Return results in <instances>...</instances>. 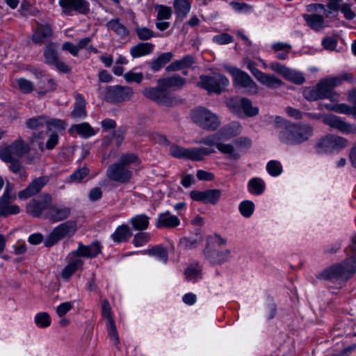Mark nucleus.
Masks as SVG:
<instances>
[{"mask_svg":"<svg viewBox=\"0 0 356 356\" xmlns=\"http://www.w3.org/2000/svg\"><path fill=\"white\" fill-rule=\"evenodd\" d=\"M314 134L313 127L305 123H287L279 133L280 140L288 145L301 144Z\"/></svg>","mask_w":356,"mask_h":356,"instance_id":"1","label":"nucleus"},{"mask_svg":"<svg viewBox=\"0 0 356 356\" xmlns=\"http://www.w3.org/2000/svg\"><path fill=\"white\" fill-rule=\"evenodd\" d=\"M222 139H224V138L222 137L219 131L215 134L202 138L197 143L198 144L207 145L209 146L207 148L213 149L215 151L216 149L213 147H216L221 154L227 155L231 160L236 161L239 159L241 154L234 146L231 143L221 142L220 140Z\"/></svg>","mask_w":356,"mask_h":356,"instance_id":"2","label":"nucleus"},{"mask_svg":"<svg viewBox=\"0 0 356 356\" xmlns=\"http://www.w3.org/2000/svg\"><path fill=\"white\" fill-rule=\"evenodd\" d=\"M169 151L170 154L175 158L190 159L193 161H202L205 156L216 152L211 148L204 147L185 148L177 145H171Z\"/></svg>","mask_w":356,"mask_h":356,"instance_id":"3","label":"nucleus"},{"mask_svg":"<svg viewBox=\"0 0 356 356\" xmlns=\"http://www.w3.org/2000/svg\"><path fill=\"white\" fill-rule=\"evenodd\" d=\"M348 145V141L346 138L334 134H327L317 141L316 150L319 154L336 153Z\"/></svg>","mask_w":356,"mask_h":356,"instance_id":"4","label":"nucleus"},{"mask_svg":"<svg viewBox=\"0 0 356 356\" xmlns=\"http://www.w3.org/2000/svg\"><path fill=\"white\" fill-rule=\"evenodd\" d=\"M356 265L354 266L348 260L343 264L330 266L320 274L325 280H347L355 272Z\"/></svg>","mask_w":356,"mask_h":356,"instance_id":"5","label":"nucleus"},{"mask_svg":"<svg viewBox=\"0 0 356 356\" xmlns=\"http://www.w3.org/2000/svg\"><path fill=\"white\" fill-rule=\"evenodd\" d=\"M191 118L195 123L209 131H214L220 125L218 117L211 111L204 108L193 110L191 113Z\"/></svg>","mask_w":356,"mask_h":356,"instance_id":"6","label":"nucleus"},{"mask_svg":"<svg viewBox=\"0 0 356 356\" xmlns=\"http://www.w3.org/2000/svg\"><path fill=\"white\" fill-rule=\"evenodd\" d=\"M77 229L76 223L74 221L68 220L56 227L47 236L44 241L47 247H51L60 240L65 237H71Z\"/></svg>","mask_w":356,"mask_h":356,"instance_id":"7","label":"nucleus"},{"mask_svg":"<svg viewBox=\"0 0 356 356\" xmlns=\"http://www.w3.org/2000/svg\"><path fill=\"white\" fill-rule=\"evenodd\" d=\"M29 149V145L22 138H18L0 149V159L4 162L19 159L28 153Z\"/></svg>","mask_w":356,"mask_h":356,"instance_id":"8","label":"nucleus"},{"mask_svg":"<svg viewBox=\"0 0 356 356\" xmlns=\"http://www.w3.org/2000/svg\"><path fill=\"white\" fill-rule=\"evenodd\" d=\"M225 68L232 75L236 85L247 88L248 94H257L258 86L248 74L233 66H225Z\"/></svg>","mask_w":356,"mask_h":356,"instance_id":"9","label":"nucleus"},{"mask_svg":"<svg viewBox=\"0 0 356 356\" xmlns=\"http://www.w3.org/2000/svg\"><path fill=\"white\" fill-rule=\"evenodd\" d=\"M229 79L222 74L213 76H201L197 85L209 92L220 93L229 85Z\"/></svg>","mask_w":356,"mask_h":356,"instance_id":"10","label":"nucleus"},{"mask_svg":"<svg viewBox=\"0 0 356 356\" xmlns=\"http://www.w3.org/2000/svg\"><path fill=\"white\" fill-rule=\"evenodd\" d=\"M133 95L134 91L129 86H113L106 88L104 97L107 102L114 103L129 101Z\"/></svg>","mask_w":356,"mask_h":356,"instance_id":"11","label":"nucleus"},{"mask_svg":"<svg viewBox=\"0 0 356 356\" xmlns=\"http://www.w3.org/2000/svg\"><path fill=\"white\" fill-rule=\"evenodd\" d=\"M323 122L345 134H355L356 124L346 122L339 116L329 114L322 116Z\"/></svg>","mask_w":356,"mask_h":356,"instance_id":"12","label":"nucleus"},{"mask_svg":"<svg viewBox=\"0 0 356 356\" xmlns=\"http://www.w3.org/2000/svg\"><path fill=\"white\" fill-rule=\"evenodd\" d=\"M52 202V197L49 194H43L36 199H33L26 206V212L33 217H40L44 211L49 210Z\"/></svg>","mask_w":356,"mask_h":356,"instance_id":"13","label":"nucleus"},{"mask_svg":"<svg viewBox=\"0 0 356 356\" xmlns=\"http://www.w3.org/2000/svg\"><path fill=\"white\" fill-rule=\"evenodd\" d=\"M62 14L72 15V13L86 14L89 11V4L85 0H59Z\"/></svg>","mask_w":356,"mask_h":356,"instance_id":"14","label":"nucleus"},{"mask_svg":"<svg viewBox=\"0 0 356 356\" xmlns=\"http://www.w3.org/2000/svg\"><path fill=\"white\" fill-rule=\"evenodd\" d=\"M222 192L219 189H208L205 191H192L190 197L192 200L204 204H216L219 201Z\"/></svg>","mask_w":356,"mask_h":356,"instance_id":"15","label":"nucleus"},{"mask_svg":"<svg viewBox=\"0 0 356 356\" xmlns=\"http://www.w3.org/2000/svg\"><path fill=\"white\" fill-rule=\"evenodd\" d=\"M106 175L114 181L127 183L131 179L132 172L129 168L117 163L111 164L108 167Z\"/></svg>","mask_w":356,"mask_h":356,"instance_id":"16","label":"nucleus"},{"mask_svg":"<svg viewBox=\"0 0 356 356\" xmlns=\"http://www.w3.org/2000/svg\"><path fill=\"white\" fill-rule=\"evenodd\" d=\"M49 180L47 176L40 177L33 179L25 189L18 193L19 198L26 200L38 194Z\"/></svg>","mask_w":356,"mask_h":356,"instance_id":"17","label":"nucleus"},{"mask_svg":"<svg viewBox=\"0 0 356 356\" xmlns=\"http://www.w3.org/2000/svg\"><path fill=\"white\" fill-rule=\"evenodd\" d=\"M142 93L146 98L153 100L159 104L168 105L170 104L169 95L159 85L157 87H146L143 90Z\"/></svg>","mask_w":356,"mask_h":356,"instance_id":"18","label":"nucleus"},{"mask_svg":"<svg viewBox=\"0 0 356 356\" xmlns=\"http://www.w3.org/2000/svg\"><path fill=\"white\" fill-rule=\"evenodd\" d=\"M180 225V220L177 216L172 215L169 211H165L159 214L155 226L157 228L172 229L178 227Z\"/></svg>","mask_w":356,"mask_h":356,"instance_id":"19","label":"nucleus"},{"mask_svg":"<svg viewBox=\"0 0 356 356\" xmlns=\"http://www.w3.org/2000/svg\"><path fill=\"white\" fill-rule=\"evenodd\" d=\"M71 213V210L67 207L51 205L47 211L46 217L52 222H59L67 219Z\"/></svg>","mask_w":356,"mask_h":356,"instance_id":"20","label":"nucleus"},{"mask_svg":"<svg viewBox=\"0 0 356 356\" xmlns=\"http://www.w3.org/2000/svg\"><path fill=\"white\" fill-rule=\"evenodd\" d=\"M53 35L51 27L49 24H38L32 36L35 44H42L50 39Z\"/></svg>","mask_w":356,"mask_h":356,"instance_id":"21","label":"nucleus"},{"mask_svg":"<svg viewBox=\"0 0 356 356\" xmlns=\"http://www.w3.org/2000/svg\"><path fill=\"white\" fill-rule=\"evenodd\" d=\"M101 250L102 246L98 241L92 242L89 245L80 243L74 254L79 257H95L100 253Z\"/></svg>","mask_w":356,"mask_h":356,"instance_id":"22","label":"nucleus"},{"mask_svg":"<svg viewBox=\"0 0 356 356\" xmlns=\"http://www.w3.org/2000/svg\"><path fill=\"white\" fill-rule=\"evenodd\" d=\"M69 132L72 135L77 134L85 139L97 134V131L88 122L72 124L69 129Z\"/></svg>","mask_w":356,"mask_h":356,"instance_id":"23","label":"nucleus"},{"mask_svg":"<svg viewBox=\"0 0 356 356\" xmlns=\"http://www.w3.org/2000/svg\"><path fill=\"white\" fill-rule=\"evenodd\" d=\"M204 254L211 262L213 264H222L228 260L230 252L228 250H218L207 248L204 251Z\"/></svg>","mask_w":356,"mask_h":356,"instance_id":"24","label":"nucleus"},{"mask_svg":"<svg viewBox=\"0 0 356 356\" xmlns=\"http://www.w3.org/2000/svg\"><path fill=\"white\" fill-rule=\"evenodd\" d=\"M57 84L56 81L50 77H44V79H41L37 82V86L35 91L38 96L41 97L44 96L48 92H51L56 90Z\"/></svg>","mask_w":356,"mask_h":356,"instance_id":"25","label":"nucleus"},{"mask_svg":"<svg viewBox=\"0 0 356 356\" xmlns=\"http://www.w3.org/2000/svg\"><path fill=\"white\" fill-rule=\"evenodd\" d=\"M349 101L353 103V106L345 104H335L334 111L341 114L352 115L356 119V88L350 92Z\"/></svg>","mask_w":356,"mask_h":356,"instance_id":"26","label":"nucleus"},{"mask_svg":"<svg viewBox=\"0 0 356 356\" xmlns=\"http://www.w3.org/2000/svg\"><path fill=\"white\" fill-rule=\"evenodd\" d=\"M316 87L322 99H329L332 102L339 100V95L331 88L325 79H321Z\"/></svg>","mask_w":356,"mask_h":356,"instance_id":"27","label":"nucleus"},{"mask_svg":"<svg viewBox=\"0 0 356 356\" xmlns=\"http://www.w3.org/2000/svg\"><path fill=\"white\" fill-rule=\"evenodd\" d=\"M70 115L75 119H83L87 116L86 99L82 95L79 93L75 95L74 108Z\"/></svg>","mask_w":356,"mask_h":356,"instance_id":"28","label":"nucleus"},{"mask_svg":"<svg viewBox=\"0 0 356 356\" xmlns=\"http://www.w3.org/2000/svg\"><path fill=\"white\" fill-rule=\"evenodd\" d=\"M57 44L54 42H49L44 49L43 56L44 63L53 66L59 60L57 51Z\"/></svg>","mask_w":356,"mask_h":356,"instance_id":"29","label":"nucleus"},{"mask_svg":"<svg viewBox=\"0 0 356 356\" xmlns=\"http://www.w3.org/2000/svg\"><path fill=\"white\" fill-rule=\"evenodd\" d=\"M304 19L307 25L315 31H320L325 26L323 15L317 14H307L303 15Z\"/></svg>","mask_w":356,"mask_h":356,"instance_id":"30","label":"nucleus"},{"mask_svg":"<svg viewBox=\"0 0 356 356\" xmlns=\"http://www.w3.org/2000/svg\"><path fill=\"white\" fill-rule=\"evenodd\" d=\"M15 200L0 198V216H8L17 214L20 212V208L16 204H11Z\"/></svg>","mask_w":356,"mask_h":356,"instance_id":"31","label":"nucleus"},{"mask_svg":"<svg viewBox=\"0 0 356 356\" xmlns=\"http://www.w3.org/2000/svg\"><path fill=\"white\" fill-rule=\"evenodd\" d=\"M153 49L154 44L152 43H139L131 48L130 54L134 58H139L151 54Z\"/></svg>","mask_w":356,"mask_h":356,"instance_id":"32","label":"nucleus"},{"mask_svg":"<svg viewBox=\"0 0 356 356\" xmlns=\"http://www.w3.org/2000/svg\"><path fill=\"white\" fill-rule=\"evenodd\" d=\"M131 234L129 227L127 225H122L117 227L111 238L115 243H123L128 241Z\"/></svg>","mask_w":356,"mask_h":356,"instance_id":"33","label":"nucleus"},{"mask_svg":"<svg viewBox=\"0 0 356 356\" xmlns=\"http://www.w3.org/2000/svg\"><path fill=\"white\" fill-rule=\"evenodd\" d=\"M186 80L178 75H174L169 78L161 79L158 81V85L165 90L171 87H180L184 85Z\"/></svg>","mask_w":356,"mask_h":356,"instance_id":"34","label":"nucleus"},{"mask_svg":"<svg viewBox=\"0 0 356 356\" xmlns=\"http://www.w3.org/2000/svg\"><path fill=\"white\" fill-rule=\"evenodd\" d=\"M194 63L193 56L187 55L181 60H175L170 63L167 67V71H177L191 66Z\"/></svg>","mask_w":356,"mask_h":356,"instance_id":"35","label":"nucleus"},{"mask_svg":"<svg viewBox=\"0 0 356 356\" xmlns=\"http://www.w3.org/2000/svg\"><path fill=\"white\" fill-rule=\"evenodd\" d=\"M106 26L108 29L113 31L121 38H125L129 33L128 29L120 22L118 19L110 20Z\"/></svg>","mask_w":356,"mask_h":356,"instance_id":"36","label":"nucleus"},{"mask_svg":"<svg viewBox=\"0 0 356 356\" xmlns=\"http://www.w3.org/2000/svg\"><path fill=\"white\" fill-rule=\"evenodd\" d=\"M257 80L269 88L278 87L282 84L281 80L274 75L265 74L262 72L257 77Z\"/></svg>","mask_w":356,"mask_h":356,"instance_id":"37","label":"nucleus"},{"mask_svg":"<svg viewBox=\"0 0 356 356\" xmlns=\"http://www.w3.org/2000/svg\"><path fill=\"white\" fill-rule=\"evenodd\" d=\"M172 56L173 55L170 52H166L161 54L157 58L151 62V69L154 72L160 70L166 63L171 60Z\"/></svg>","mask_w":356,"mask_h":356,"instance_id":"38","label":"nucleus"},{"mask_svg":"<svg viewBox=\"0 0 356 356\" xmlns=\"http://www.w3.org/2000/svg\"><path fill=\"white\" fill-rule=\"evenodd\" d=\"M241 125L238 122H232L220 130V134L225 139H229L241 133Z\"/></svg>","mask_w":356,"mask_h":356,"instance_id":"39","label":"nucleus"},{"mask_svg":"<svg viewBox=\"0 0 356 356\" xmlns=\"http://www.w3.org/2000/svg\"><path fill=\"white\" fill-rule=\"evenodd\" d=\"M149 217L145 214L136 215L130 220V223L136 230H145L149 226Z\"/></svg>","mask_w":356,"mask_h":356,"instance_id":"40","label":"nucleus"},{"mask_svg":"<svg viewBox=\"0 0 356 356\" xmlns=\"http://www.w3.org/2000/svg\"><path fill=\"white\" fill-rule=\"evenodd\" d=\"M175 13L179 17H185L190 12L191 3L188 0H175Z\"/></svg>","mask_w":356,"mask_h":356,"instance_id":"41","label":"nucleus"},{"mask_svg":"<svg viewBox=\"0 0 356 356\" xmlns=\"http://www.w3.org/2000/svg\"><path fill=\"white\" fill-rule=\"evenodd\" d=\"M328 85L333 90L334 87L340 86L343 81H353V76L350 74L343 73L337 76H331L324 78Z\"/></svg>","mask_w":356,"mask_h":356,"instance_id":"42","label":"nucleus"},{"mask_svg":"<svg viewBox=\"0 0 356 356\" xmlns=\"http://www.w3.org/2000/svg\"><path fill=\"white\" fill-rule=\"evenodd\" d=\"M83 265V261L76 258L71 261L62 271L63 277L67 279Z\"/></svg>","mask_w":356,"mask_h":356,"instance_id":"43","label":"nucleus"},{"mask_svg":"<svg viewBox=\"0 0 356 356\" xmlns=\"http://www.w3.org/2000/svg\"><path fill=\"white\" fill-rule=\"evenodd\" d=\"M202 268L198 264L190 265L184 271L186 278L188 281L196 282L202 277Z\"/></svg>","mask_w":356,"mask_h":356,"instance_id":"44","label":"nucleus"},{"mask_svg":"<svg viewBox=\"0 0 356 356\" xmlns=\"http://www.w3.org/2000/svg\"><path fill=\"white\" fill-rule=\"evenodd\" d=\"M15 86L25 94L31 93L35 90L33 83L24 78L16 79L15 80Z\"/></svg>","mask_w":356,"mask_h":356,"instance_id":"45","label":"nucleus"},{"mask_svg":"<svg viewBox=\"0 0 356 356\" xmlns=\"http://www.w3.org/2000/svg\"><path fill=\"white\" fill-rule=\"evenodd\" d=\"M239 106L247 116L252 117L258 114L259 108L252 106V102L248 98H241L239 101Z\"/></svg>","mask_w":356,"mask_h":356,"instance_id":"46","label":"nucleus"},{"mask_svg":"<svg viewBox=\"0 0 356 356\" xmlns=\"http://www.w3.org/2000/svg\"><path fill=\"white\" fill-rule=\"evenodd\" d=\"M248 190L251 193L260 195L265 188V184L260 178H252L248 182Z\"/></svg>","mask_w":356,"mask_h":356,"instance_id":"47","label":"nucleus"},{"mask_svg":"<svg viewBox=\"0 0 356 356\" xmlns=\"http://www.w3.org/2000/svg\"><path fill=\"white\" fill-rule=\"evenodd\" d=\"M284 77L288 81L298 85H301L305 81V79L302 73L289 68H288Z\"/></svg>","mask_w":356,"mask_h":356,"instance_id":"48","label":"nucleus"},{"mask_svg":"<svg viewBox=\"0 0 356 356\" xmlns=\"http://www.w3.org/2000/svg\"><path fill=\"white\" fill-rule=\"evenodd\" d=\"M47 129L52 132H60L64 130L66 127L65 121L60 119H49L45 125Z\"/></svg>","mask_w":356,"mask_h":356,"instance_id":"49","label":"nucleus"},{"mask_svg":"<svg viewBox=\"0 0 356 356\" xmlns=\"http://www.w3.org/2000/svg\"><path fill=\"white\" fill-rule=\"evenodd\" d=\"M47 122V117L41 115L29 119L26 121V126L29 129H39L45 126Z\"/></svg>","mask_w":356,"mask_h":356,"instance_id":"50","label":"nucleus"},{"mask_svg":"<svg viewBox=\"0 0 356 356\" xmlns=\"http://www.w3.org/2000/svg\"><path fill=\"white\" fill-rule=\"evenodd\" d=\"M140 161L138 156L134 153H126L121 155L119 164L128 168V167L134 163H139Z\"/></svg>","mask_w":356,"mask_h":356,"instance_id":"51","label":"nucleus"},{"mask_svg":"<svg viewBox=\"0 0 356 356\" xmlns=\"http://www.w3.org/2000/svg\"><path fill=\"white\" fill-rule=\"evenodd\" d=\"M148 254L154 256L163 262H166L168 260V251L161 246H155L147 250Z\"/></svg>","mask_w":356,"mask_h":356,"instance_id":"52","label":"nucleus"},{"mask_svg":"<svg viewBox=\"0 0 356 356\" xmlns=\"http://www.w3.org/2000/svg\"><path fill=\"white\" fill-rule=\"evenodd\" d=\"M238 209L243 217L249 218L253 213L254 204L250 200H245L239 204Z\"/></svg>","mask_w":356,"mask_h":356,"instance_id":"53","label":"nucleus"},{"mask_svg":"<svg viewBox=\"0 0 356 356\" xmlns=\"http://www.w3.org/2000/svg\"><path fill=\"white\" fill-rule=\"evenodd\" d=\"M35 323L38 327L44 328L47 327L51 324V318L47 312H39L35 316Z\"/></svg>","mask_w":356,"mask_h":356,"instance_id":"54","label":"nucleus"},{"mask_svg":"<svg viewBox=\"0 0 356 356\" xmlns=\"http://www.w3.org/2000/svg\"><path fill=\"white\" fill-rule=\"evenodd\" d=\"M266 170L273 177L280 175L282 172L281 163L277 161H270L267 163Z\"/></svg>","mask_w":356,"mask_h":356,"instance_id":"55","label":"nucleus"},{"mask_svg":"<svg viewBox=\"0 0 356 356\" xmlns=\"http://www.w3.org/2000/svg\"><path fill=\"white\" fill-rule=\"evenodd\" d=\"M303 96L309 101H316L322 99L316 86L315 88H305L303 90Z\"/></svg>","mask_w":356,"mask_h":356,"instance_id":"56","label":"nucleus"},{"mask_svg":"<svg viewBox=\"0 0 356 356\" xmlns=\"http://www.w3.org/2000/svg\"><path fill=\"white\" fill-rule=\"evenodd\" d=\"M151 239V235L147 232H140L134 236L133 243L136 247L144 245Z\"/></svg>","mask_w":356,"mask_h":356,"instance_id":"57","label":"nucleus"},{"mask_svg":"<svg viewBox=\"0 0 356 356\" xmlns=\"http://www.w3.org/2000/svg\"><path fill=\"white\" fill-rule=\"evenodd\" d=\"M20 11L22 15H36L38 10L34 8L29 0H24L21 4Z\"/></svg>","mask_w":356,"mask_h":356,"instance_id":"58","label":"nucleus"},{"mask_svg":"<svg viewBox=\"0 0 356 356\" xmlns=\"http://www.w3.org/2000/svg\"><path fill=\"white\" fill-rule=\"evenodd\" d=\"M106 328L108 331V337L111 341L115 344L117 345L119 343V337L118 334L116 326L115 324V321H111L110 323H106Z\"/></svg>","mask_w":356,"mask_h":356,"instance_id":"59","label":"nucleus"},{"mask_svg":"<svg viewBox=\"0 0 356 356\" xmlns=\"http://www.w3.org/2000/svg\"><path fill=\"white\" fill-rule=\"evenodd\" d=\"M135 31L138 38L141 40H147L154 36V31L147 27L138 26L135 29Z\"/></svg>","mask_w":356,"mask_h":356,"instance_id":"60","label":"nucleus"},{"mask_svg":"<svg viewBox=\"0 0 356 356\" xmlns=\"http://www.w3.org/2000/svg\"><path fill=\"white\" fill-rule=\"evenodd\" d=\"M102 317L106 320V323H110L111 321H114L112 314H111V307L106 299H104L102 301Z\"/></svg>","mask_w":356,"mask_h":356,"instance_id":"61","label":"nucleus"},{"mask_svg":"<svg viewBox=\"0 0 356 356\" xmlns=\"http://www.w3.org/2000/svg\"><path fill=\"white\" fill-rule=\"evenodd\" d=\"M88 172L89 171L86 168L77 169L73 174L70 176V181L80 182L88 175Z\"/></svg>","mask_w":356,"mask_h":356,"instance_id":"62","label":"nucleus"},{"mask_svg":"<svg viewBox=\"0 0 356 356\" xmlns=\"http://www.w3.org/2000/svg\"><path fill=\"white\" fill-rule=\"evenodd\" d=\"M157 21L166 20L170 18L172 15V10L170 7L165 6H160L157 8Z\"/></svg>","mask_w":356,"mask_h":356,"instance_id":"63","label":"nucleus"},{"mask_svg":"<svg viewBox=\"0 0 356 356\" xmlns=\"http://www.w3.org/2000/svg\"><path fill=\"white\" fill-rule=\"evenodd\" d=\"M123 76L126 81L128 83L135 82L140 83L143 79V74L142 72L129 71L125 73Z\"/></svg>","mask_w":356,"mask_h":356,"instance_id":"64","label":"nucleus"}]
</instances>
